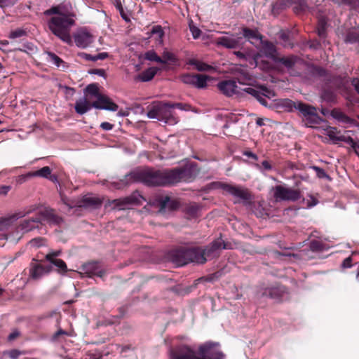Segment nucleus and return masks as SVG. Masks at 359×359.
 Instances as JSON below:
<instances>
[{
    "label": "nucleus",
    "mask_w": 359,
    "mask_h": 359,
    "mask_svg": "<svg viewBox=\"0 0 359 359\" xmlns=\"http://www.w3.org/2000/svg\"><path fill=\"white\" fill-rule=\"evenodd\" d=\"M144 59L151 62H156L158 63H160V62H163L162 58L160 56H158L157 53L153 50H148L144 53Z\"/></svg>",
    "instance_id": "obj_43"
},
{
    "label": "nucleus",
    "mask_w": 359,
    "mask_h": 359,
    "mask_svg": "<svg viewBox=\"0 0 359 359\" xmlns=\"http://www.w3.org/2000/svg\"><path fill=\"white\" fill-rule=\"evenodd\" d=\"M297 60H298V57L293 55H290L287 57H284V56L280 57V56L278 55V57L275 60L274 62L280 63L286 68L290 69V68H292L295 65Z\"/></svg>",
    "instance_id": "obj_28"
},
{
    "label": "nucleus",
    "mask_w": 359,
    "mask_h": 359,
    "mask_svg": "<svg viewBox=\"0 0 359 359\" xmlns=\"http://www.w3.org/2000/svg\"><path fill=\"white\" fill-rule=\"evenodd\" d=\"M87 355L89 357V359H101L102 356L101 352L98 351H95V353H93L91 351H89Z\"/></svg>",
    "instance_id": "obj_56"
},
{
    "label": "nucleus",
    "mask_w": 359,
    "mask_h": 359,
    "mask_svg": "<svg viewBox=\"0 0 359 359\" xmlns=\"http://www.w3.org/2000/svg\"><path fill=\"white\" fill-rule=\"evenodd\" d=\"M76 15L74 13H68L67 15H53L48 22V27L50 32L63 42L71 44L72 43L70 34L72 27L75 25Z\"/></svg>",
    "instance_id": "obj_5"
},
{
    "label": "nucleus",
    "mask_w": 359,
    "mask_h": 359,
    "mask_svg": "<svg viewBox=\"0 0 359 359\" xmlns=\"http://www.w3.org/2000/svg\"><path fill=\"white\" fill-rule=\"evenodd\" d=\"M310 250L313 252H321L323 250V244L317 240H313L309 243Z\"/></svg>",
    "instance_id": "obj_48"
},
{
    "label": "nucleus",
    "mask_w": 359,
    "mask_h": 359,
    "mask_svg": "<svg viewBox=\"0 0 359 359\" xmlns=\"http://www.w3.org/2000/svg\"><path fill=\"white\" fill-rule=\"evenodd\" d=\"M208 76L203 74H195L194 87L198 88H204L207 86Z\"/></svg>",
    "instance_id": "obj_36"
},
{
    "label": "nucleus",
    "mask_w": 359,
    "mask_h": 359,
    "mask_svg": "<svg viewBox=\"0 0 359 359\" xmlns=\"http://www.w3.org/2000/svg\"><path fill=\"white\" fill-rule=\"evenodd\" d=\"M222 187L224 191L242 199L246 203H250L252 200V195L247 189L228 184H222Z\"/></svg>",
    "instance_id": "obj_14"
},
{
    "label": "nucleus",
    "mask_w": 359,
    "mask_h": 359,
    "mask_svg": "<svg viewBox=\"0 0 359 359\" xmlns=\"http://www.w3.org/2000/svg\"><path fill=\"white\" fill-rule=\"evenodd\" d=\"M78 55L87 61H95V55H92L90 54L86 53H79Z\"/></svg>",
    "instance_id": "obj_57"
},
{
    "label": "nucleus",
    "mask_w": 359,
    "mask_h": 359,
    "mask_svg": "<svg viewBox=\"0 0 359 359\" xmlns=\"http://www.w3.org/2000/svg\"><path fill=\"white\" fill-rule=\"evenodd\" d=\"M85 93L86 94V96L92 95L95 97L97 99L99 95H102L99 93V88L96 83L88 85L85 88Z\"/></svg>",
    "instance_id": "obj_41"
},
{
    "label": "nucleus",
    "mask_w": 359,
    "mask_h": 359,
    "mask_svg": "<svg viewBox=\"0 0 359 359\" xmlns=\"http://www.w3.org/2000/svg\"><path fill=\"white\" fill-rule=\"evenodd\" d=\"M89 73L92 74H97L102 77H106V72L103 69H93L89 71Z\"/></svg>",
    "instance_id": "obj_58"
},
{
    "label": "nucleus",
    "mask_w": 359,
    "mask_h": 359,
    "mask_svg": "<svg viewBox=\"0 0 359 359\" xmlns=\"http://www.w3.org/2000/svg\"><path fill=\"white\" fill-rule=\"evenodd\" d=\"M331 116L339 121L348 123L350 121V118L348 116H346L344 112L338 109H333L331 111Z\"/></svg>",
    "instance_id": "obj_38"
},
{
    "label": "nucleus",
    "mask_w": 359,
    "mask_h": 359,
    "mask_svg": "<svg viewBox=\"0 0 359 359\" xmlns=\"http://www.w3.org/2000/svg\"><path fill=\"white\" fill-rule=\"evenodd\" d=\"M48 61L55 65L57 67H61L62 69H65L66 67H67L66 62L56 54L51 52H48Z\"/></svg>",
    "instance_id": "obj_33"
},
{
    "label": "nucleus",
    "mask_w": 359,
    "mask_h": 359,
    "mask_svg": "<svg viewBox=\"0 0 359 359\" xmlns=\"http://www.w3.org/2000/svg\"><path fill=\"white\" fill-rule=\"evenodd\" d=\"M188 64L195 66L196 69L200 72H210L214 69L212 66L196 59L189 60Z\"/></svg>",
    "instance_id": "obj_32"
},
{
    "label": "nucleus",
    "mask_w": 359,
    "mask_h": 359,
    "mask_svg": "<svg viewBox=\"0 0 359 359\" xmlns=\"http://www.w3.org/2000/svg\"><path fill=\"white\" fill-rule=\"evenodd\" d=\"M26 35H27V32L25 29L18 28L15 30H12L10 32L8 37L10 39H16V38H20V37H22Z\"/></svg>",
    "instance_id": "obj_49"
},
{
    "label": "nucleus",
    "mask_w": 359,
    "mask_h": 359,
    "mask_svg": "<svg viewBox=\"0 0 359 359\" xmlns=\"http://www.w3.org/2000/svg\"><path fill=\"white\" fill-rule=\"evenodd\" d=\"M50 263H51L53 265H54L55 266H56L57 268V271L59 273L65 274L68 271L67 266L66 263L61 259H58L57 260H53Z\"/></svg>",
    "instance_id": "obj_39"
},
{
    "label": "nucleus",
    "mask_w": 359,
    "mask_h": 359,
    "mask_svg": "<svg viewBox=\"0 0 359 359\" xmlns=\"http://www.w3.org/2000/svg\"><path fill=\"white\" fill-rule=\"evenodd\" d=\"M221 276V273L219 271L215 272L214 273L210 274L205 277H204V279L207 282H213L217 279L219 278Z\"/></svg>",
    "instance_id": "obj_54"
},
{
    "label": "nucleus",
    "mask_w": 359,
    "mask_h": 359,
    "mask_svg": "<svg viewBox=\"0 0 359 359\" xmlns=\"http://www.w3.org/2000/svg\"><path fill=\"white\" fill-rule=\"evenodd\" d=\"M346 43L358 44L359 46V29L353 27L349 29L345 35Z\"/></svg>",
    "instance_id": "obj_27"
},
{
    "label": "nucleus",
    "mask_w": 359,
    "mask_h": 359,
    "mask_svg": "<svg viewBox=\"0 0 359 359\" xmlns=\"http://www.w3.org/2000/svg\"><path fill=\"white\" fill-rule=\"evenodd\" d=\"M20 354V351L17 349H13L8 352V355L12 359H17Z\"/></svg>",
    "instance_id": "obj_62"
},
{
    "label": "nucleus",
    "mask_w": 359,
    "mask_h": 359,
    "mask_svg": "<svg viewBox=\"0 0 359 359\" xmlns=\"http://www.w3.org/2000/svg\"><path fill=\"white\" fill-rule=\"evenodd\" d=\"M83 273L88 277H93L94 276L102 278L105 275V271L102 269L100 262H90L83 264Z\"/></svg>",
    "instance_id": "obj_15"
},
{
    "label": "nucleus",
    "mask_w": 359,
    "mask_h": 359,
    "mask_svg": "<svg viewBox=\"0 0 359 359\" xmlns=\"http://www.w3.org/2000/svg\"><path fill=\"white\" fill-rule=\"evenodd\" d=\"M226 34H230L231 36H224L217 37L215 43L217 47H222L227 49H236L241 46V41L242 37H236L233 34L230 32H225Z\"/></svg>",
    "instance_id": "obj_13"
},
{
    "label": "nucleus",
    "mask_w": 359,
    "mask_h": 359,
    "mask_svg": "<svg viewBox=\"0 0 359 359\" xmlns=\"http://www.w3.org/2000/svg\"><path fill=\"white\" fill-rule=\"evenodd\" d=\"M243 36L252 45L257 46L263 40V36L258 32L257 29H252L248 27L243 28Z\"/></svg>",
    "instance_id": "obj_23"
},
{
    "label": "nucleus",
    "mask_w": 359,
    "mask_h": 359,
    "mask_svg": "<svg viewBox=\"0 0 359 359\" xmlns=\"http://www.w3.org/2000/svg\"><path fill=\"white\" fill-rule=\"evenodd\" d=\"M236 79L241 84H245L248 81H250L252 79L249 73L243 69H241V72L237 73Z\"/></svg>",
    "instance_id": "obj_42"
},
{
    "label": "nucleus",
    "mask_w": 359,
    "mask_h": 359,
    "mask_svg": "<svg viewBox=\"0 0 359 359\" xmlns=\"http://www.w3.org/2000/svg\"><path fill=\"white\" fill-rule=\"evenodd\" d=\"M326 134L329 138L335 144L339 142H344L345 143H353L352 137L340 134V131L335 127H328L326 129Z\"/></svg>",
    "instance_id": "obj_21"
},
{
    "label": "nucleus",
    "mask_w": 359,
    "mask_h": 359,
    "mask_svg": "<svg viewBox=\"0 0 359 359\" xmlns=\"http://www.w3.org/2000/svg\"><path fill=\"white\" fill-rule=\"evenodd\" d=\"M217 88L224 95L228 97L233 96L238 92L236 81L234 80L222 81L217 84Z\"/></svg>",
    "instance_id": "obj_20"
},
{
    "label": "nucleus",
    "mask_w": 359,
    "mask_h": 359,
    "mask_svg": "<svg viewBox=\"0 0 359 359\" xmlns=\"http://www.w3.org/2000/svg\"><path fill=\"white\" fill-rule=\"evenodd\" d=\"M217 344L206 342L199 346L197 351L187 345H180L170 352V359H223L224 355L215 348Z\"/></svg>",
    "instance_id": "obj_4"
},
{
    "label": "nucleus",
    "mask_w": 359,
    "mask_h": 359,
    "mask_svg": "<svg viewBox=\"0 0 359 359\" xmlns=\"http://www.w3.org/2000/svg\"><path fill=\"white\" fill-rule=\"evenodd\" d=\"M68 13H69L68 11H65L62 9V7L59 5V6H53L50 8L45 11L44 15L46 16L52 15H67V14H68Z\"/></svg>",
    "instance_id": "obj_37"
},
{
    "label": "nucleus",
    "mask_w": 359,
    "mask_h": 359,
    "mask_svg": "<svg viewBox=\"0 0 359 359\" xmlns=\"http://www.w3.org/2000/svg\"><path fill=\"white\" fill-rule=\"evenodd\" d=\"M327 19L323 15H319L318 20L317 33L318 36L325 39L327 36Z\"/></svg>",
    "instance_id": "obj_30"
},
{
    "label": "nucleus",
    "mask_w": 359,
    "mask_h": 359,
    "mask_svg": "<svg viewBox=\"0 0 359 359\" xmlns=\"http://www.w3.org/2000/svg\"><path fill=\"white\" fill-rule=\"evenodd\" d=\"M189 29H190V32H191V34L193 36V38L194 39H197L200 37L201 34V30L198 27H197L196 26H195L193 24H190Z\"/></svg>",
    "instance_id": "obj_50"
},
{
    "label": "nucleus",
    "mask_w": 359,
    "mask_h": 359,
    "mask_svg": "<svg viewBox=\"0 0 359 359\" xmlns=\"http://www.w3.org/2000/svg\"><path fill=\"white\" fill-rule=\"evenodd\" d=\"M297 109L302 114L304 118L313 115V114L317 111L316 107L302 102H297Z\"/></svg>",
    "instance_id": "obj_31"
},
{
    "label": "nucleus",
    "mask_w": 359,
    "mask_h": 359,
    "mask_svg": "<svg viewBox=\"0 0 359 359\" xmlns=\"http://www.w3.org/2000/svg\"><path fill=\"white\" fill-rule=\"evenodd\" d=\"M160 209L161 210H175L180 207V202L175 199H171L168 196H163L158 199Z\"/></svg>",
    "instance_id": "obj_24"
},
{
    "label": "nucleus",
    "mask_w": 359,
    "mask_h": 359,
    "mask_svg": "<svg viewBox=\"0 0 359 359\" xmlns=\"http://www.w3.org/2000/svg\"><path fill=\"white\" fill-rule=\"evenodd\" d=\"M52 170L48 166H44L42 168L32 171L33 177H41L43 178H48L49 175L51 174Z\"/></svg>",
    "instance_id": "obj_40"
},
{
    "label": "nucleus",
    "mask_w": 359,
    "mask_h": 359,
    "mask_svg": "<svg viewBox=\"0 0 359 359\" xmlns=\"http://www.w3.org/2000/svg\"><path fill=\"white\" fill-rule=\"evenodd\" d=\"M142 201H144L143 196H142L137 191L133 192L130 196L114 199L111 201V203L114 205V208L118 210H124L128 205H140Z\"/></svg>",
    "instance_id": "obj_12"
},
{
    "label": "nucleus",
    "mask_w": 359,
    "mask_h": 359,
    "mask_svg": "<svg viewBox=\"0 0 359 359\" xmlns=\"http://www.w3.org/2000/svg\"><path fill=\"white\" fill-rule=\"evenodd\" d=\"M62 335L69 336V334L67 331L59 328L58 330L53 335L52 339L53 340L56 341Z\"/></svg>",
    "instance_id": "obj_55"
},
{
    "label": "nucleus",
    "mask_w": 359,
    "mask_h": 359,
    "mask_svg": "<svg viewBox=\"0 0 359 359\" xmlns=\"http://www.w3.org/2000/svg\"><path fill=\"white\" fill-rule=\"evenodd\" d=\"M352 142L353 143H347L352 149H354L355 153L359 156V141L355 142L354 140L352 138Z\"/></svg>",
    "instance_id": "obj_61"
},
{
    "label": "nucleus",
    "mask_w": 359,
    "mask_h": 359,
    "mask_svg": "<svg viewBox=\"0 0 359 359\" xmlns=\"http://www.w3.org/2000/svg\"><path fill=\"white\" fill-rule=\"evenodd\" d=\"M170 107L173 110L175 108L180 109L181 110H187L189 107L188 104H184L182 103H170Z\"/></svg>",
    "instance_id": "obj_59"
},
{
    "label": "nucleus",
    "mask_w": 359,
    "mask_h": 359,
    "mask_svg": "<svg viewBox=\"0 0 359 359\" xmlns=\"http://www.w3.org/2000/svg\"><path fill=\"white\" fill-rule=\"evenodd\" d=\"M275 6L280 9L292 7L297 15H303L310 11L308 0H279Z\"/></svg>",
    "instance_id": "obj_8"
},
{
    "label": "nucleus",
    "mask_w": 359,
    "mask_h": 359,
    "mask_svg": "<svg viewBox=\"0 0 359 359\" xmlns=\"http://www.w3.org/2000/svg\"><path fill=\"white\" fill-rule=\"evenodd\" d=\"M92 107H93V102H90L87 97H84L77 100L74 106L76 112L81 115L86 113Z\"/></svg>",
    "instance_id": "obj_25"
},
{
    "label": "nucleus",
    "mask_w": 359,
    "mask_h": 359,
    "mask_svg": "<svg viewBox=\"0 0 359 359\" xmlns=\"http://www.w3.org/2000/svg\"><path fill=\"white\" fill-rule=\"evenodd\" d=\"M115 6L116 9L118 11L121 18L126 21V22H130V18L127 13L124 11V8L122 6L121 0H116Z\"/></svg>",
    "instance_id": "obj_44"
},
{
    "label": "nucleus",
    "mask_w": 359,
    "mask_h": 359,
    "mask_svg": "<svg viewBox=\"0 0 359 359\" xmlns=\"http://www.w3.org/2000/svg\"><path fill=\"white\" fill-rule=\"evenodd\" d=\"M150 118H157L169 125H175L179 122V118L170 107V102H159L151 107L147 111Z\"/></svg>",
    "instance_id": "obj_6"
},
{
    "label": "nucleus",
    "mask_w": 359,
    "mask_h": 359,
    "mask_svg": "<svg viewBox=\"0 0 359 359\" xmlns=\"http://www.w3.org/2000/svg\"><path fill=\"white\" fill-rule=\"evenodd\" d=\"M151 34L152 35H156L157 37V40H160L161 41H162L163 37L164 36V32L161 26H154L151 29Z\"/></svg>",
    "instance_id": "obj_45"
},
{
    "label": "nucleus",
    "mask_w": 359,
    "mask_h": 359,
    "mask_svg": "<svg viewBox=\"0 0 359 359\" xmlns=\"http://www.w3.org/2000/svg\"><path fill=\"white\" fill-rule=\"evenodd\" d=\"M200 170L196 163L171 169L146 168L126 175L133 182H141L150 187L171 186L181 182L194 181Z\"/></svg>",
    "instance_id": "obj_1"
},
{
    "label": "nucleus",
    "mask_w": 359,
    "mask_h": 359,
    "mask_svg": "<svg viewBox=\"0 0 359 359\" xmlns=\"http://www.w3.org/2000/svg\"><path fill=\"white\" fill-rule=\"evenodd\" d=\"M20 336V332L18 330H14L8 336V341H13L18 337Z\"/></svg>",
    "instance_id": "obj_60"
},
{
    "label": "nucleus",
    "mask_w": 359,
    "mask_h": 359,
    "mask_svg": "<svg viewBox=\"0 0 359 359\" xmlns=\"http://www.w3.org/2000/svg\"><path fill=\"white\" fill-rule=\"evenodd\" d=\"M259 45H261L260 52L262 55L274 62L278 55L276 46L267 40H262Z\"/></svg>",
    "instance_id": "obj_18"
},
{
    "label": "nucleus",
    "mask_w": 359,
    "mask_h": 359,
    "mask_svg": "<svg viewBox=\"0 0 359 359\" xmlns=\"http://www.w3.org/2000/svg\"><path fill=\"white\" fill-rule=\"evenodd\" d=\"M312 74L321 79L323 84L320 97L327 102H336L337 90H346L348 80L345 76L331 74L320 67H313Z\"/></svg>",
    "instance_id": "obj_3"
},
{
    "label": "nucleus",
    "mask_w": 359,
    "mask_h": 359,
    "mask_svg": "<svg viewBox=\"0 0 359 359\" xmlns=\"http://www.w3.org/2000/svg\"><path fill=\"white\" fill-rule=\"evenodd\" d=\"M182 83L194 86L195 74H185L180 76Z\"/></svg>",
    "instance_id": "obj_46"
},
{
    "label": "nucleus",
    "mask_w": 359,
    "mask_h": 359,
    "mask_svg": "<svg viewBox=\"0 0 359 359\" xmlns=\"http://www.w3.org/2000/svg\"><path fill=\"white\" fill-rule=\"evenodd\" d=\"M41 217V222L46 221L50 224L59 225L62 222V218L55 213V211L51 208H45L39 212Z\"/></svg>",
    "instance_id": "obj_17"
},
{
    "label": "nucleus",
    "mask_w": 359,
    "mask_h": 359,
    "mask_svg": "<svg viewBox=\"0 0 359 359\" xmlns=\"http://www.w3.org/2000/svg\"><path fill=\"white\" fill-rule=\"evenodd\" d=\"M287 294V288L280 284H275L267 287L262 292V296L268 297L278 302H282Z\"/></svg>",
    "instance_id": "obj_11"
},
{
    "label": "nucleus",
    "mask_w": 359,
    "mask_h": 359,
    "mask_svg": "<svg viewBox=\"0 0 359 359\" xmlns=\"http://www.w3.org/2000/svg\"><path fill=\"white\" fill-rule=\"evenodd\" d=\"M274 197L276 199L283 201H296L300 199L301 192L298 189H292L278 185L274 189Z\"/></svg>",
    "instance_id": "obj_10"
},
{
    "label": "nucleus",
    "mask_w": 359,
    "mask_h": 359,
    "mask_svg": "<svg viewBox=\"0 0 359 359\" xmlns=\"http://www.w3.org/2000/svg\"><path fill=\"white\" fill-rule=\"evenodd\" d=\"M351 85L353 86L354 89L359 95V79L358 78H353L351 81Z\"/></svg>",
    "instance_id": "obj_64"
},
{
    "label": "nucleus",
    "mask_w": 359,
    "mask_h": 359,
    "mask_svg": "<svg viewBox=\"0 0 359 359\" xmlns=\"http://www.w3.org/2000/svg\"><path fill=\"white\" fill-rule=\"evenodd\" d=\"M161 58L163 62H160L161 64H166L168 61L172 62H175L177 61V58L175 55L168 51L163 52Z\"/></svg>",
    "instance_id": "obj_47"
},
{
    "label": "nucleus",
    "mask_w": 359,
    "mask_h": 359,
    "mask_svg": "<svg viewBox=\"0 0 359 359\" xmlns=\"http://www.w3.org/2000/svg\"><path fill=\"white\" fill-rule=\"evenodd\" d=\"M93 106L95 109H105L112 111H116L118 106L112 101L108 96L105 95H99L97 100L93 102Z\"/></svg>",
    "instance_id": "obj_16"
},
{
    "label": "nucleus",
    "mask_w": 359,
    "mask_h": 359,
    "mask_svg": "<svg viewBox=\"0 0 359 359\" xmlns=\"http://www.w3.org/2000/svg\"><path fill=\"white\" fill-rule=\"evenodd\" d=\"M62 200L63 203L70 208L77 206L79 208L97 209L99 208L102 204V199L90 194L83 196L81 199L75 203H70L69 199L63 197L62 198Z\"/></svg>",
    "instance_id": "obj_7"
},
{
    "label": "nucleus",
    "mask_w": 359,
    "mask_h": 359,
    "mask_svg": "<svg viewBox=\"0 0 359 359\" xmlns=\"http://www.w3.org/2000/svg\"><path fill=\"white\" fill-rule=\"evenodd\" d=\"M229 245L221 238H217L204 248L179 247L171 250L168 253V259L178 266L190 262L204 264L208 260L218 257L222 249H229Z\"/></svg>",
    "instance_id": "obj_2"
},
{
    "label": "nucleus",
    "mask_w": 359,
    "mask_h": 359,
    "mask_svg": "<svg viewBox=\"0 0 359 359\" xmlns=\"http://www.w3.org/2000/svg\"><path fill=\"white\" fill-rule=\"evenodd\" d=\"M198 206L196 205H191L187 208V212L191 215H194L198 212Z\"/></svg>",
    "instance_id": "obj_63"
},
{
    "label": "nucleus",
    "mask_w": 359,
    "mask_h": 359,
    "mask_svg": "<svg viewBox=\"0 0 359 359\" xmlns=\"http://www.w3.org/2000/svg\"><path fill=\"white\" fill-rule=\"evenodd\" d=\"M61 254V251L60 250H56V251H53V252H50L49 253H48L45 258L47 261H48L49 262H52L53 260H57L58 259L57 258V257L60 256Z\"/></svg>",
    "instance_id": "obj_51"
},
{
    "label": "nucleus",
    "mask_w": 359,
    "mask_h": 359,
    "mask_svg": "<svg viewBox=\"0 0 359 359\" xmlns=\"http://www.w3.org/2000/svg\"><path fill=\"white\" fill-rule=\"evenodd\" d=\"M74 42L78 47L85 48L93 42V36L88 32L81 31L74 35Z\"/></svg>",
    "instance_id": "obj_22"
},
{
    "label": "nucleus",
    "mask_w": 359,
    "mask_h": 359,
    "mask_svg": "<svg viewBox=\"0 0 359 359\" xmlns=\"http://www.w3.org/2000/svg\"><path fill=\"white\" fill-rule=\"evenodd\" d=\"M304 121L306 126L313 127L315 125L320 124L323 119L320 116H319L316 111L313 114V115L306 117Z\"/></svg>",
    "instance_id": "obj_35"
},
{
    "label": "nucleus",
    "mask_w": 359,
    "mask_h": 359,
    "mask_svg": "<svg viewBox=\"0 0 359 359\" xmlns=\"http://www.w3.org/2000/svg\"><path fill=\"white\" fill-rule=\"evenodd\" d=\"M313 169L316 171V173L319 178H330L324 169L318 166H313Z\"/></svg>",
    "instance_id": "obj_52"
},
{
    "label": "nucleus",
    "mask_w": 359,
    "mask_h": 359,
    "mask_svg": "<svg viewBox=\"0 0 359 359\" xmlns=\"http://www.w3.org/2000/svg\"><path fill=\"white\" fill-rule=\"evenodd\" d=\"M32 175V172H29L25 175H21L18 176L17 179V183L20 184L25 183L30 178L33 177V175Z\"/></svg>",
    "instance_id": "obj_53"
},
{
    "label": "nucleus",
    "mask_w": 359,
    "mask_h": 359,
    "mask_svg": "<svg viewBox=\"0 0 359 359\" xmlns=\"http://www.w3.org/2000/svg\"><path fill=\"white\" fill-rule=\"evenodd\" d=\"M41 225V217L38 213L35 217L23 220L18 226V229L22 231V233H25L35 229H39Z\"/></svg>",
    "instance_id": "obj_19"
},
{
    "label": "nucleus",
    "mask_w": 359,
    "mask_h": 359,
    "mask_svg": "<svg viewBox=\"0 0 359 359\" xmlns=\"http://www.w3.org/2000/svg\"><path fill=\"white\" fill-rule=\"evenodd\" d=\"M52 271V265H43L33 258L29 266V278L35 280H39Z\"/></svg>",
    "instance_id": "obj_9"
},
{
    "label": "nucleus",
    "mask_w": 359,
    "mask_h": 359,
    "mask_svg": "<svg viewBox=\"0 0 359 359\" xmlns=\"http://www.w3.org/2000/svg\"><path fill=\"white\" fill-rule=\"evenodd\" d=\"M297 103L290 99H281L278 102V107L287 111H292L293 109H297Z\"/></svg>",
    "instance_id": "obj_34"
},
{
    "label": "nucleus",
    "mask_w": 359,
    "mask_h": 359,
    "mask_svg": "<svg viewBox=\"0 0 359 359\" xmlns=\"http://www.w3.org/2000/svg\"><path fill=\"white\" fill-rule=\"evenodd\" d=\"M243 91L255 97L263 106L266 107L268 105V102L264 97L265 95L260 90L252 87H248L244 88Z\"/></svg>",
    "instance_id": "obj_29"
},
{
    "label": "nucleus",
    "mask_w": 359,
    "mask_h": 359,
    "mask_svg": "<svg viewBox=\"0 0 359 359\" xmlns=\"http://www.w3.org/2000/svg\"><path fill=\"white\" fill-rule=\"evenodd\" d=\"M161 69L156 67H149L137 76V79L142 82L151 81Z\"/></svg>",
    "instance_id": "obj_26"
}]
</instances>
